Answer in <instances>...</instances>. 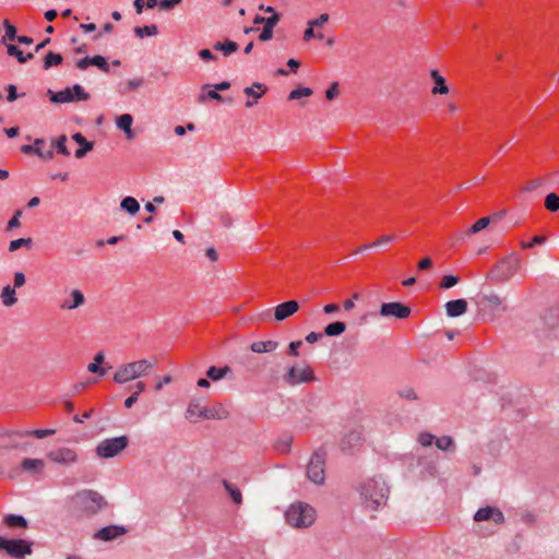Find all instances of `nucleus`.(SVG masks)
<instances>
[{
    "mask_svg": "<svg viewBox=\"0 0 559 559\" xmlns=\"http://www.w3.org/2000/svg\"><path fill=\"white\" fill-rule=\"evenodd\" d=\"M357 491L366 509L376 511L385 506L389 495V487L382 476H373L361 481Z\"/></svg>",
    "mask_w": 559,
    "mask_h": 559,
    "instance_id": "obj_1",
    "label": "nucleus"
},
{
    "mask_svg": "<svg viewBox=\"0 0 559 559\" xmlns=\"http://www.w3.org/2000/svg\"><path fill=\"white\" fill-rule=\"evenodd\" d=\"M317 519V512L313 507L306 502L292 503L286 512V523L294 528H308Z\"/></svg>",
    "mask_w": 559,
    "mask_h": 559,
    "instance_id": "obj_2",
    "label": "nucleus"
},
{
    "mask_svg": "<svg viewBox=\"0 0 559 559\" xmlns=\"http://www.w3.org/2000/svg\"><path fill=\"white\" fill-rule=\"evenodd\" d=\"M153 366L154 362L146 359L122 365L117 369L114 376V380L120 384L127 383L146 374L153 368Z\"/></svg>",
    "mask_w": 559,
    "mask_h": 559,
    "instance_id": "obj_3",
    "label": "nucleus"
},
{
    "mask_svg": "<svg viewBox=\"0 0 559 559\" xmlns=\"http://www.w3.org/2000/svg\"><path fill=\"white\" fill-rule=\"evenodd\" d=\"M522 266V260L516 253H512L500 260L491 271V280L506 282L510 280Z\"/></svg>",
    "mask_w": 559,
    "mask_h": 559,
    "instance_id": "obj_4",
    "label": "nucleus"
},
{
    "mask_svg": "<svg viewBox=\"0 0 559 559\" xmlns=\"http://www.w3.org/2000/svg\"><path fill=\"white\" fill-rule=\"evenodd\" d=\"M75 501L88 515L97 513L106 504L104 497L93 490L78 492L75 495Z\"/></svg>",
    "mask_w": 559,
    "mask_h": 559,
    "instance_id": "obj_5",
    "label": "nucleus"
},
{
    "mask_svg": "<svg viewBox=\"0 0 559 559\" xmlns=\"http://www.w3.org/2000/svg\"><path fill=\"white\" fill-rule=\"evenodd\" d=\"M478 306L488 320H493L506 310L504 300L495 293L479 296Z\"/></svg>",
    "mask_w": 559,
    "mask_h": 559,
    "instance_id": "obj_6",
    "label": "nucleus"
},
{
    "mask_svg": "<svg viewBox=\"0 0 559 559\" xmlns=\"http://www.w3.org/2000/svg\"><path fill=\"white\" fill-rule=\"evenodd\" d=\"M128 442L126 436L105 439L98 443L96 454L102 459L114 457L127 448Z\"/></svg>",
    "mask_w": 559,
    "mask_h": 559,
    "instance_id": "obj_7",
    "label": "nucleus"
},
{
    "mask_svg": "<svg viewBox=\"0 0 559 559\" xmlns=\"http://www.w3.org/2000/svg\"><path fill=\"white\" fill-rule=\"evenodd\" d=\"M284 379L290 385H298L313 381L314 372L307 364H295L287 369Z\"/></svg>",
    "mask_w": 559,
    "mask_h": 559,
    "instance_id": "obj_8",
    "label": "nucleus"
},
{
    "mask_svg": "<svg viewBox=\"0 0 559 559\" xmlns=\"http://www.w3.org/2000/svg\"><path fill=\"white\" fill-rule=\"evenodd\" d=\"M324 466L325 454L320 451L314 452L307 466L308 479L316 485H322L325 480Z\"/></svg>",
    "mask_w": 559,
    "mask_h": 559,
    "instance_id": "obj_9",
    "label": "nucleus"
},
{
    "mask_svg": "<svg viewBox=\"0 0 559 559\" xmlns=\"http://www.w3.org/2000/svg\"><path fill=\"white\" fill-rule=\"evenodd\" d=\"M0 550L13 558L22 559L32 554V543L24 539H5L0 536Z\"/></svg>",
    "mask_w": 559,
    "mask_h": 559,
    "instance_id": "obj_10",
    "label": "nucleus"
},
{
    "mask_svg": "<svg viewBox=\"0 0 559 559\" xmlns=\"http://www.w3.org/2000/svg\"><path fill=\"white\" fill-rule=\"evenodd\" d=\"M47 459L56 464L69 466L78 462L79 455L70 448H58L47 453Z\"/></svg>",
    "mask_w": 559,
    "mask_h": 559,
    "instance_id": "obj_11",
    "label": "nucleus"
},
{
    "mask_svg": "<svg viewBox=\"0 0 559 559\" xmlns=\"http://www.w3.org/2000/svg\"><path fill=\"white\" fill-rule=\"evenodd\" d=\"M475 522H492L497 525H500L504 522V515L500 509L496 507H485L480 508L474 514Z\"/></svg>",
    "mask_w": 559,
    "mask_h": 559,
    "instance_id": "obj_12",
    "label": "nucleus"
},
{
    "mask_svg": "<svg viewBox=\"0 0 559 559\" xmlns=\"http://www.w3.org/2000/svg\"><path fill=\"white\" fill-rule=\"evenodd\" d=\"M411 314V308L402 302H384L380 308V316L406 319Z\"/></svg>",
    "mask_w": 559,
    "mask_h": 559,
    "instance_id": "obj_13",
    "label": "nucleus"
},
{
    "mask_svg": "<svg viewBox=\"0 0 559 559\" xmlns=\"http://www.w3.org/2000/svg\"><path fill=\"white\" fill-rule=\"evenodd\" d=\"M126 533H127V530L123 526L109 525V526L98 530L94 534V538L103 540V542H110L120 536H123Z\"/></svg>",
    "mask_w": 559,
    "mask_h": 559,
    "instance_id": "obj_14",
    "label": "nucleus"
},
{
    "mask_svg": "<svg viewBox=\"0 0 559 559\" xmlns=\"http://www.w3.org/2000/svg\"><path fill=\"white\" fill-rule=\"evenodd\" d=\"M298 309L299 304L296 300L282 302L274 308V319L276 321H284L285 319L295 314Z\"/></svg>",
    "mask_w": 559,
    "mask_h": 559,
    "instance_id": "obj_15",
    "label": "nucleus"
},
{
    "mask_svg": "<svg viewBox=\"0 0 559 559\" xmlns=\"http://www.w3.org/2000/svg\"><path fill=\"white\" fill-rule=\"evenodd\" d=\"M45 144V140L43 139H36L34 141L33 145H23L21 147V151L24 154H36L37 156L41 157L43 159H52L53 158V151L50 148L47 151V153H43V146Z\"/></svg>",
    "mask_w": 559,
    "mask_h": 559,
    "instance_id": "obj_16",
    "label": "nucleus"
},
{
    "mask_svg": "<svg viewBox=\"0 0 559 559\" xmlns=\"http://www.w3.org/2000/svg\"><path fill=\"white\" fill-rule=\"evenodd\" d=\"M265 92L266 87L259 82H255L251 86L246 87L243 90V93L248 96L246 106L252 107L253 105H255Z\"/></svg>",
    "mask_w": 559,
    "mask_h": 559,
    "instance_id": "obj_17",
    "label": "nucleus"
},
{
    "mask_svg": "<svg viewBox=\"0 0 559 559\" xmlns=\"http://www.w3.org/2000/svg\"><path fill=\"white\" fill-rule=\"evenodd\" d=\"M85 302L84 294L80 289H73L70 293V297L66 298L61 304L60 308L63 310H73L81 307Z\"/></svg>",
    "mask_w": 559,
    "mask_h": 559,
    "instance_id": "obj_18",
    "label": "nucleus"
},
{
    "mask_svg": "<svg viewBox=\"0 0 559 559\" xmlns=\"http://www.w3.org/2000/svg\"><path fill=\"white\" fill-rule=\"evenodd\" d=\"M72 140L80 145V147L75 151V157L79 159L83 158L94 147V143L87 141L86 138L80 132L74 133L72 135Z\"/></svg>",
    "mask_w": 559,
    "mask_h": 559,
    "instance_id": "obj_19",
    "label": "nucleus"
},
{
    "mask_svg": "<svg viewBox=\"0 0 559 559\" xmlns=\"http://www.w3.org/2000/svg\"><path fill=\"white\" fill-rule=\"evenodd\" d=\"M467 310V301L465 299H455L445 304L447 314L451 318L460 317Z\"/></svg>",
    "mask_w": 559,
    "mask_h": 559,
    "instance_id": "obj_20",
    "label": "nucleus"
},
{
    "mask_svg": "<svg viewBox=\"0 0 559 559\" xmlns=\"http://www.w3.org/2000/svg\"><path fill=\"white\" fill-rule=\"evenodd\" d=\"M47 94L49 96L50 102L56 104L75 103V98L72 95V92L69 87H66L64 90L59 92L48 90Z\"/></svg>",
    "mask_w": 559,
    "mask_h": 559,
    "instance_id": "obj_21",
    "label": "nucleus"
},
{
    "mask_svg": "<svg viewBox=\"0 0 559 559\" xmlns=\"http://www.w3.org/2000/svg\"><path fill=\"white\" fill-rule=\"evenodd\" d=\"M110 368V366L105 365V356L102 353L97 354L94 361L87 365L90 372L98 373L102 377L105 376Z\"/></svg>",
    "mask_w": 559,
    "mask_h": 559,
    "instance_id": "obj_22",
    "label": "nucleus"
},
{
    "mask_svg": "<svg viewBox=\"0 0 559 559\" xmlns=\"http://www.w3.org/2000/svg\"><path fill=\"white\" fill-rule=\"evenodd\" d=\"M133 118L130 114H123L117 118V127L126 133V136L131 140L134 138V133L131 129Z\"/></svg>",
    "mask_w": 559,
    "mask_h": 559,
    "instance_id": "obj_23",
    "label": "nucleus"
},
{
    "mask_svg": "<svg viewBox=\"0 0 559 559\" xmlns=\"http://www.w3.org/2000/svg\"><path fill=\"white\" fill-rule=\"evenodd\" d=\"M430 76L435 82V86L431 90V93L433 95H437V94L443 95V94L449 93V87L445 83V79L443 76H441L437 70H431Z\"/></svg>",
    "mask_w": 559,
    "mask_h": 559,
    "instance_id": "obj_24",
    "label": "nucleus"
},
{
    "mask_svg": "<svg viewBox=\"0 0 559 559\" xmlns=\"http://www.w3.org/2000/svg\"><path fill=\"white\" fill-rule=\"evenodd\" d=\"M46 464L43 460L40 459H24L21 463V467L23 471L25 472H33L35 474H40L44 468H45Z\"/></svg>",
    "mask_w": 559,
    "mask_h": 559,
    "instance_id": "obj_25",
    "label": "nucleus"
},
{
    "mask_svg": "<svg viewBox=\"0 0 559 559\" xmlns=\"http://www.w3.org/2000/svg\"><path fill=\"white\" fill-rule=\"evenodd\" d=\"M213 49L216 51H221L225 57H227L238 50V44L233 40L226 39L224 41H216L213 45Z\"/></svg>",
    "mask_w": 559,
    "mask_h": 559,
    "instance_id": "obj_26",
    "label": "nucleus"
},
{
    "mask_svg": "<svg viewBox=\"0 0 559 559\" xmlns=\"http://www.w3.org/2000/svg\"><path fill=\"white\" fill-rule=\"evenodd\" d=\"M120 209L134 216L140 211V203L133 197H124L120 202Z\"/></svg>",
    "mask_w": 559,
    "mask_h": 559,
    "instance_id": "obj_27",
    "label": "nucleus"
},
{
    "mask_svg": "<svg viewBox=\"0 0 559 559\" xmlns=\"http://www.w3.org/2000/svg\"><path fill=\"white\" fill-rule=\"evenodd\" d=\"M53 433H55L53 429H36V430L14 431V432H12V436H16L20 438L34 436L38 439H43L48 436H52Z\"/></svg>",
    "mask_w": 559,
    "mask_h": 559,
    "instance_id": "obj_28",
    "label": "nucleus"
},
{
    "mask_svg": "<svg viewBox=\"0 0 559 559\" xmlns=\"http://www.w3.org/2000/svg\"><path fill=\"white\" fill-rule=\"evenodd\" d=\"M207 417L206 409L200 407L198 404H190L186 412V418L195 423L199 418Z\"/></svg>",
    "mask_w": 559,
    "mask_h": 559,
    "instance_id": "obj_29",
    "label": "nucleus"
},
{
    "mask_svg": "<svg viewBox=\"0 0 559 559\" xmlns=\"http://www.w3.org/2000/svg\"><path fill=\"white\" fill-rule=\"evenodd\" d=\"M0 298L5 307H11L17 301L15 289L10 285H7L2 288Z\"/></svg>",
    "mask_w": 559,
    "mask_h": 559,
    "instance_id": "obj_30",
    "label": "nucleus"
},
{
    "mask_svg": "<svg viewBox=\"0 0 559 559\" xmlns=\"http://www.w3.org/2000/svg\"><path fill=\"white\" fill-rule=\"evenodd\" d=\"M361 440L360 433L356 431H350L341 440L342 450H350L355 445H357Z\"/></svg>",
    "mask_w": 559,
    "mask_h": 559,
    "instance_id": "obj_31",
    "label": "nucleus"
},
{
    "mask_svg": "<svg viewBox=\"0 0 559 559\" xmlns=\"http://www.w3.org/2000/svg\"><path fill=\"white\" fill-rule=\"evenodd\" d=\"M223 486L226 489V491L228 492V495L231 498V500L236 504H241L242 503V495H241V491L239 490V488L237 486H235L234 484L229 483L226 479L223 480Z\"/></svg>",
    "mask_w": 559,
    "mask_h": 559,
    "instance_id": "obj_32",
    "label": "nucleus"
},
{
    "mask_svg": "<svg viewBox=\"0 0 559 559\" xmlns=\"http://www.w3.org/2000/svg\"><path fill=\"white\" fill-rule=\"evenodd\" d=\"M134 34L139 38H144L146 36H156L158 34V27L155 24L136 26L134 27Z\"/></svg>",
    "mask_w": 559,
    "mask_h": 559,
    "instance_id": "obj_33",
    "label": "nucleus"
},
{
    "mask_svg": "<svg viewBox=\"0 0 559 559\" xmlns=\"http://www.w3.org/2000/svg\"><path fill=\"white\" fill-rule=\"evenodd\" d=\"M346 330V325L344 322L335 321L330 324H328L324 328V335L328 336H337L341 335Z\"/></svg>",
    "mask_w": 559,
    "mask_h": 559,
    "instance_id": "obj_34",
    "label": "nucleus"
},
{
    "mask_svg": "<svg viewBox=\"0 0 559 559\" xmlns=\"http://www.w3.org/2000/svg\"><path fill=\"white\" fill-rule=\"evenodd\" d=\"M230 371L228 366L224 367H211L206 371V376L213 381H217L223 379Z\"/></svg>",
    "mask_w": 559,
    "mask_h": 559,
    "instance_id": "obj_35",
    "label": "nucleus"
},
{
    "mask_svg": "<svg viewBox=\"0 0 559 559\" xmlns=\"http://www.w3.org/2000/svg\"><path fill=\"white\" fill-rule=\"evenodd\" d=\"M62 56L56 52H48L44 59V69L48 70L51 67L59 66L62 63Z\"/></svg>",
    "mask_w": 559,
    "mask_h": 559,
    "instance_id": "obj_36",
    "label": "nucleus"
},
{
    "mask_svg": "<svg viewBox=\"0 0 559 559\" xmlns=\"http://www.w3.org/2000/svg\"><path fill=\"white\" fill-rule=\"evenodd\" d=\"M4 523L10 527H15V526H20V527H24V528L27 527V521L22 515L10 514V515L5 516Z\"/></svg>",
    "mask_w": 559,
    "mask_h": 559,
    "instance_id": "obj_37",
    "label": "nucleus"
},
{
    "mask_svg": "<svg viewBox=\"0 0 559 559\" xmlns=\"http://www.w3.org/2000/svg\"><path fill=\"white\" fill-rule=\"evenodd\" d=\"M68 139L67 135H60L58 139L52 141L51 145L57 150L58 154H62L64 156H69L70 152L66 145Z\"/></svg>",
    "mask_w": 559,
    "mask_h": 559,
    "instance_id": "obj_38",
    "label": "nucleus"
},
{
    "mask_svg": "<svg viewBox=\"0 0 559 559\" xmlns=\"http://www.w3.org/2000/svg\"><path fill=\"white\" fill-rule=\"evenodd\" d=\"M435 444L438 449H440L442 451H452L454 448V441L449 436L436 438Z\"/></svg>",
    "mask_w": 559,
    "mask_h": 559,
    "instance_id": "obj_39",
    "label": "nucleus"
},
{
    "mask_svg": "<svg viewBox=\"0 0 559 559\" xmlns=\"http://www.w3.org/2000/svg\"><path fill=\"white\" fill-rule=\"evenodd\" d=\"M69 88L72 92L75 102H86L90 99V94L85 92V90L80 84H74Z\"/></svg>",
    "mask_w": 559,
    "mask_h": 559,
    "instance_id": "obj_40",
    "label": "nucleus"
},
{
    "mask_svg": "<svg viewBox=\"0 0 559 559\" xmlns=\"http://www.w3.org/2000/svg\"><path fill=\"white\" fill-rule=\"evenodd\" d=\"M545 207L550 212H557L559 210V195L549 193L545 199Z\"/></svg>",
    "mask_w": 559,
    "mask_h": 559,
    "instance_id": "obj_41",
    "label": "nucleus"
},
{
    "mask_svg": "<svg viewBox=\"0 0 559 559\" xmlns=\"http://www.w3.org/2000/svg\"><path fill=\"white\" fill-rule=\"evenodd\" d=\"M32 242L33 241L31 238H19V239L12 240L9 243V251L14 252L22 247L29 248L32 246Z\"/></svg>",
    "mask_w": 559,
    "mask_h": 559,
    "instance_id": "obj_42",
    "label": "nucleus"
},
{
    "mask_svg": "<svg viewBox=\"0 0 559 559\" xmlns=\"http://www.w3.org/2000/svg\"><path fill=\"white\" fill-rule=\"evenodd\" d=\"M312 93H313L312 90L309 87H299V88L293 90L289 93L288 99L295 100V99H299L301 97H309L312 95Z\"/></svg>",
    "mask_w": 559,
    "mask_h": 559,
    "instance_id": "obj_43",
    "label": "nucleus"
},
{
    "mask_svg": "<svg viewBox=\"0 0 559 559\" xmlns=\"http://www.w3.org/2000/svg\"><path fill=\"white\" fill-rule=\"evenodd\" d=\"M91 66L97 67L99 70L108 73L109 72V64L105 57L103 56H93L91 57Z\"/></svg>",
    "mask_w": 559,
    "mask_h": 559,
    "instance_id": "obj_44",
    "label": "nucleus"
},
{
    "mask_svg": "<svg viewBox=\"0 0 559 559\" xmlns=\"http://www.w3.org/2000/svg\"><path fill=\"white\" fill-rule=\"evenodd\" d=\"M277 346L278 344L274 341H261L252 343L250 349H275Z\"/></svg>",
    "mask_w": 559,
    "mask_h": 559,
    "instance_id": "obj_45",
    "label": "nucleus"
},
{
    "mask_svg": "<svg viewBox=\"0 0 559 559\" xmlns=\"http://www.w3.org/2000/svg\"><path fill=\"white\" fill-rule=\"evenodd\" d=\"M490 223L489 217H481L479 218L467 231L469 235L477 234L485 229Z\"/></svg>",
    "mask_w": 559,
    "mask_h": 559,
    "instance_id": "obj_46",
    "label": "nucleus"
},
{
    "mask_svg": "<svg viewBox=\"0 0 559 559\" xmlns=\"http://www.w3.org/2000/svg\"><path fill=\"white\" fill-rule=\"evenodd\" d=\"M460 278L455 275H445L442 277L440 282V287L443 289H449L455 286L459 283Z\"/></svg>",
    "mask_w": 559,
    "mask_h": 559,
    "instance_id": "obj_47",
    "label": "nucleus"
},
{
    "mask_svg": "<svg viewBox=\"0 0 559 559\" xmlns=\"http://www.w3.org/2000/svg\"><path fill=\"white\" fill-rule=\"evenodd\" d=\"M417 441L423 447H430L436 441V437L429 432H420L418 435Z\"/></svg>",
    "mask_w": 559,
    "mask_h": 559,
    "instance_id": "obj_48",
    "label": "nucleus"
},
{
    "mask_svg": "<svg viewBox=\"0 0 559 559\" xmlns=\"http://www.w3.org/2000/svg\"><path fill=\"white\" fill-rule=\"evenodd\" d=\"M144 83V80L142 78L132 79L127 82V87L124 91H121L122 94H126L131 91H135L140 88Z\"/></svg>",
    "mask_w": 559,
    "mask_h": 559,
    "instance_id": "obj_49",
    "label": "nucleus"
},
{
    "mask_svg": "<svg viewBox=\"0 0 559 559\" xmlns=\"http://www.w3.org/2000/svg\"><path fill=\"white\" fill-rule=\"evenodd\" d=\"M329 14L328 13H322L320 14L317 19H313V20H310L308 21V26H311V27H321L323 26L325 23L329 22Z\"/></svg>",
    "mask_w": 559,
    "mask_h": 559,
    "instance_id": "obj_50",
    "label": "nucleus"
},
{
    "mask_svg": "<svg viewBox=\"0 0 559 559\" xmlns=\"http://www.w3.org/2000/svg\"><path fill=\"white\" fill-rule=\"evenodd\" d=\"M207 98L209 99H214V100H222L223 99L222 95L216 90H211V91H207L206 93H202L199 96V102L203 103Z\"/></svg>",
    "mask_w": 559,
    "mask_h": 559,
    "instance_id": "obj_51",
    "label": "nucleus"
},
{
    "mask_svg": "<svg viewBox=\"0 0 559 559\" xmlns=\"http://www.w3.org/2000/svg\"><path fill=\"white\" fill-rule=\"evenodd\" d=\"M8 53L15 57L20 63H24V53L15 45H8Z\"/></svg>",
    "mask_w": 559,
    "mask_h": 559,
    "instance_id": "obj_52",
    "label": "nucleus"
},
{
    "mask_svg": "<svg viewBox=\"0 0 559 559\" xmlns=\"http://www.w3.org/2000/svg\"><path fill=\"white\" fill-rule=\"evenodd\" d=\"M4 27H5V36L3 37V40H14L16 37V28L14 25L10 24L9 21H4Z\"/></svg>",
    "mask_w": 559,
    "mask_h": 559,
    "instance_id": "obj_53",
    "label": "nucleus"
},
{
    "mask_svg": "<svg viewBox=\"0 0 559 559\" xmlns=\"http://www.w3.org/2000/svg\"><path fill=\"white\" fill-rule=\"evenodd\" d=\"M22 216V211L17 210L14 215L11 217V219L8 222L7 229L12 230L14 228L20 227L21 222L20 217Z\"/></svg>",
    "mask_w": 559,
    "mask_h": 559,
    "instance_id": "obj_54",
    "label": "nucleus"
},
{
    "mask_svg": "<svg viewBox=\"0 0 559 559\" xmlns=\"http://www.w3.org/2000/svg\"><path fill=\"white\" fill-rule=\"evenodd\" d=\"M182 0H160L159 1V8L160 10H164V11H170L173 10L176 5H178L179 3H181Z\"/></svg>",
    "mask_w": 559,
    "mask_h": 559,
    "instance_id": "obj_55",
    "label": "nucleus"
},
{
    "mask_svg": "<svg viewBox=\"0 0 559 559\" xmlns=\"http://www.w3.org/2000/svg\"><path fill=\"white\" fill-rule=\"evenodd\" d=\"M544 242H545V237H543V236H535V237L532 238L531 241L522 242V248L523 249H531L534 246L542 245Z\"/></svg>",
    "mask_w": 559,
    "mask_h": 559,
    "instance_id": "obj_56",
    "label": "nucleus"
},
{
    "mask_svg": "<svg viewBox=\"0 0 559 559\" xmlns=\"http://www.w3.org/2000/svg\"><path fill=\"white\" fill-rule=\"evenodd\" d=\"M281 20V16L278 13H274L272 14L271 16L266 17L265 19V24L264 26L265 27H269L270 29H274V27L277 25V23L280 22Z\"/></svg>",
    "mask_w": 559,
    "mask_h": 559,
    "instance_id": "obj_57",
    "label": "nucleus"
},
{
    "mask_svg": "<svg viewBox=\"0 0 559 559\" xmlns=\"http://www.w3.org/2000/svg\"><path fill=\"white\" fill-rule=\"evenodd\" d=\"M394 239H395V236H393V235H384V236L380 237L378 240H376L374 242H372L371 247L377 248L382 245L392 242Z\"/></svg>",
    "mask_w": 559,
    "mask_h": 559,
    "instance_id": "obj_58",
    "label": "nucleus"
},
{
    "mask_svg": "<svg viewBox=\"0 0 559 559\" xmlns=\"http://www.w3.org/2000/svg\"><path fill=\"white\" fill-rule=\"evenodd\" d=\"M338 95V83L334 82L325 92L328 99L332 100Z\"/></svg>",
    "mask_w": 559,
    "mask_h": 559,
    "instance_id": "obj_59",
    "label": "nucleus"
},
{
    "mask_svg": "<svg viewBox=\"0 0 559 559\" xmlns=\"http://www.w3.org/2000/svg\"><path fill=\"white\" fill-rule=\"evenodd\" d=\"M7 91H8V100L9 102H14L19 97V94H17V91H16V86L13 85V84H10L7 86Z\"/></svg>",
    "mask_w": 559,
    "mask_h": 559,
    "instance_id": "obj_60",
    "label": "nucleus"
},
{
    "mask_svg": "<svg viewBox=\"0 0 559 559\" xmlns=\"http://www.w3.org/2000/svg\"><path fill=\"white\" fill-rule=\"evenodd\" d=\"M199 56L202 60L204 61H212V60H215V56L212 53V51L210 49H201L199 51Z\"/></svg>",
    "mask_w": 559,
    "mask_h": 559,
    "instance_id": "obj_61",
    "label": "nucleus"
},
{
    "mask_svg": "<svg viewBox=\"0 0 559 559\" xmlns=\"http://www.w3.org/2000/svg\"><path fill=\"white\" fill-rule=\"evenodd\" d=\"M273 37V31L270 29L269 27H263L260 36H259V39L262 40V41H267V40H271Z\"/></svg>",
    "mask_w": 559,
    "mask_h": 559,
    "instance_id": "obj_62",
    "label": "nucleus"
},
{
    "mask_svg": "<svg viewBox=\"0 0 559 559\" xmlns=\"http://www.w3.org/2000/svg\"><path fill=\"white\" fill-rule=\"evenodd\" d=\"M91 66V57H85L76 61V68L80 70H85Z\"/></svg>",
    "mask_w": 559,
    "mask_h": 559,
    "instance_id": "obj_63",
    "label": "nucleus"
},
{
    "mask_svg": "<svg viewBox=\"0 0 559 559\" xmlns=\"http://www.w3.org/2000/svg\"><path fill=\"white\" fill-rule=\"evenodd\" d=\"M91 66V57H85L76 61V68L80 70H85Z\"/></svg>",
    "mask_w": 559,
    "mask_h": 559,
    "instance_id": "obj_64",
    "label": "nucleus"
}]
</instances>
